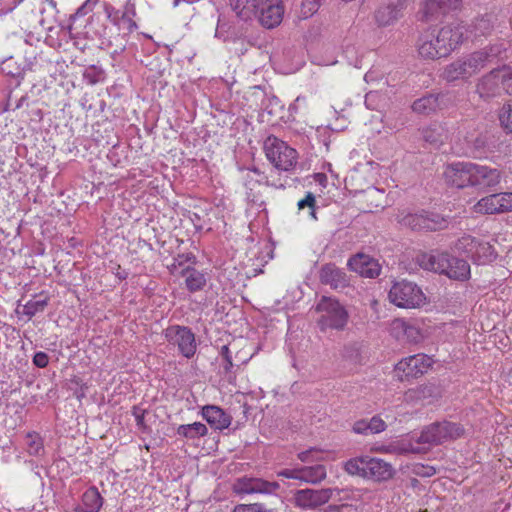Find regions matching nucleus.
<instances>
[{"label":"nucleus","mask_w":512,"mask_h":512,"mask_svg":"<svg viewBox=\"0 0 512 512\" xmlns=\"http://www.w3.org/2000/svg\"><path fill=\"white\" fill-rule=\"evenodd\" d=\"M466 28L460 22H451L436 31L439 47L443 53L450 55L464 40Z\"/></svg>","instance_id":"nucleus-12"},{"label":"nucleus","mask_w":512,"mask_h":512,"mask_svg":"<svg viewBox=\"0 0 512 512\" xmlns=\"http://www.w3.org/2000/svg\"><path fill=\"white\" fill-rule=\"evenodd\" d=\"M315 196L313 193L311 192H308L305 196L304 199H301L299 202H298V208L299 209H304L305 207H309L311 209V212L310 214L316 218L315 216Z\"/></svg>","instance_id":"nucleus-42"},{"label":"nucleus","mask_w":512,"mask_h":512,"mask_svg":"<svg viewBox=\"0 0 512 512\" xmlns=\"http://www.w3.org/2000/svg\"><path fill=\"white\" fill-rule=\"evenodd\" d=\"M27 438L29 440L27 443L29 446H33V445H37L38 447L42 446V443H40L41 438L39 437L38 434H28Z\"/></svg>","instance_id":"nucleus-52"},{"label":"nucleus","mask_w":512,"mask_h":512,"mask_svg":"<svg viewBox=\"0 0 512 512\" xmlns=\"http://www.w3.org/2000/svg\"><path fill=\"white\" fill-rule=\"evenodd\" d=\"M207 431L205 424L201 422H194L192 424L180 425L177 428V435L184 438L195 439L206 435Z\"/></svg>","instance_id":"nucleus-35"},{"label":"nucleus","mask_w":512,"mask_h":512,"mask_svg":"<svg viewBox=\"0 0 512 512\" xmlns=\"http://www.w3.org/2000/svg\"><path fill=\"white\" fill-rule=\"evenodd\" d=\"M233 512H266V511L264 510L263 505L254 503V504L237 505Z\"/></svg>","instance_id":"nucleus-43"},{"label":"nucleus","mask_w":512,"mask_h":512,"mask_svg":"<svg viewBox=\"0 0 512 512\" xmlns=\"http://www.w3.org/2000/svg\"><path fill=\"white\" fill-rule=\"evenodd\" d=\"M406 322L404 319L396 318L390 323V334L397 340H402L405 337Z\"/></svg>","instance_id":"nucleus-39"},{"label":"nucleus","mask_w":512,"mask_h":512,"mask_svg":"<svg viewBox=\"0 0 512 512\" xmlns=\"http://www.w3.org/2000/svg\"><path fill=\"white\" fill-rule=\"evenodd\" d=\"M201 415L212 428L217 430L228 428L232 421V417L216 405L202 407Z\"/></svg>","instance_id":"nucleus-23"},{"label":"nucleus","mask_w":512,"mask_h":512,"mask_svg":"<svg viewBox=\"0 0 512 512\" xmlns=\"http://www.w3.org/2000/svg\"><path fill=\"white\" fill-rule=\"evenodd\" d=\"M476 243H477V240L475 238L467 235V236H463L462 238H460L457 241L455 247L460 252H464V253L473 255Z\"/></svg>","instance_id":"nucleus-38"},{"label":"nucleus","mask_w":512,"mask_h":512,"mask_svg":"<svg viewBox=\"0 0 512 512\" xmlns=\"http://www.w3.org/2000/svg\"><path fill=\"white\" fill-rule=\"evenodd\" d=\"M498 50L495 51L494 48H485L479 51H475L468 56H466V60L468 62V66L471 67L470 71L472 75L477 74L481 69H483L488 63H491L492 60L497 56Z\"/></svg>","instance_id":"nucleus-26"},{"label":"nucleus","mask_w":512,"mask_h":512,"mask_svg":"<svg viewBox=\"0 0 512 512\" xmlns=\"http://www.w3.org/2000/svg\"><path fill=\"white\" fill-rule=\"evenodd\" d=\"M346 473L374 482H385L393 478L395 470L388 462L369 456L356 457L344 462Z\"/></svg>","instance_id":"nucleus-3"},{"label":"nucleus","mask_w":512,"mask_h":512,"mask_svg":"<svg viewBox=\"0 0 512 512\" xmlns=\"http://www.w3.org/2000/svg\"><path fill=\"white\" fill-rule=\"evenodd\" d=\"M316 310L321 313L318 319V326L321 331L327 329L342 331L345 329L349 314L338 300L323 296L318 302Z\"/></svg>","instance_id":"nucleus-4"},{"label":"nucleus","mask_w":512,"mask_h":512,"mask_svg":"<svg viewBox=\"0 0 512 512\" xmlns=\"http://www.w3.org/2000/svg\"><path fill=\"white\" fill-rule=\"evenodd\" d=\"M28 97L26 95L21 96L18 100L15 101V109L22 108L23 106H27Z\"/></svg>","instance_id":"nucleus-53"},{"label":"nucleus","mask_w":512,"mask_h":512,"mask_svg":"<svg viewBox=\"0 0 512 512\" xmlns=\"http://www.w3.org/2000/svg\"><path fill=\"white\" fill-rule=\"evenodd\" d=\"M431 366V358L424 354L409 356L399 361L395 371L400 381L417 378Z\"/></svg>","instance_id":"nucleus-10"},{"label":"nucleus","mask_w":512,"mask_h":512,"mask_svg":"<svg viewBox=\"0 0 512 512\" xmlns=\"http://www.w3.org/2000/svg\"><path fill=\"white\" fill-rule=\"evenodd\" d=\"M476 212L500 214L512 211V192L491 194L480 199L474 206Z\"/></svg>","instance_id":"nucleus-13"},{"label":"nucleus","mask_w":512,"mask_h":512,"mask_svg":"<svg viewBox=\"0 0 512 512\" xmlns=\"http://www.w3.org/2000/svg\"><path fill=\"white\" fill-rule=\"evenodd\" d=\"M401 9L390 1L375 12V20L379 26H389L399 19Z\"/></svg>","instance_id":"nucleus-31"},{"label":"nucleus","mask_w":512,"mask_h":512,"mask_svg":"<svg viewBox=\"0 0 512 512\" xmlns=\"http://www.w3.org/2000/svg\"><path fill=\"white\" fill-rule=\"evenodd\" d=\"M473 162H456L449 164L444 171V178L448 185L463 189L471 187Z\"/></svg>","instance_id":"nucleus-14"},{"label":"nucleus","mask_w":512,"mask_h":512,"mask_svg":"<svg viewBox=\"0 0 512 512\" xmlns=\"http://www.w3.org/2000/svg\"><path fill=\"white\" fill-rule=\"evenodd\" d=\"M39 14L27 16V26L32 30L51 31L53 29V19H47L44 9H39Z\"/></svg>","instance_id":"nucleus-34"},{"label":"nucleus","mask_w":512,"mask_h":512,"mask_svg":"<svg viewBox=\"0 0 512 512\" xmlns=\"http://www.w3.org/2000/svg\"><path fill=\"white\" fill-rule=\"evenodd\" d=\"M268 160L279 170L288 171L297 163V151L275 136H269L264 142Z\"/></svg>","instance_id":"nucleus-7"},{"label":"nucleus","mask_w":512,"mask_h":512,"mask_svg":"<svg viewBox=\"0 0 512 512\" xmlns=\"http://www.w3.org/2000/svg\"><path fill=\"white\" fill-rule=\"evenodd\" d=\"M278 476L288 478V479H296V480L301 481L300 468L283 469L278 472Z\"/></svg>","instance_id":"nucleus-46"},{"label":"nucleus","mask_w":512,"mask_h":512,"mask_svg":"<svg viewBox=\"0 0 512 512\" xmlns=\"http://www.w3.org/2000/svg\"><path fill=\"white\" fill-rule=\"evenodd\" d=\"M180 0H174V6H177Z\"/></svg>","instance_id":"nucleus-59"},{"label":"nucleus","mask_w":512,"mask_h":512,"mask_svg":"<svg viewBox=\"0 0 512 512\" xmlns=\"http://www.w3.org/2000/svg\"><path fill=\"white\" fill-rule=\"evenodd\" d=\"M311 452L312 450H304L298 455V457L302 462H306Z\"/></svg>","instance_id":"nucleus-54"},{"label":"nucleus","mask_w":512,"mask_h":512,"mask_svg":"<svg viewBox=\"0 0 512 512\" xmlns=\"http://www.w3.org/2000/svg\"><path fill=\"white\" fill-rule=\"evenodd\" d=\"M417 263L425 270L444 274L452 280L463 282L470 278L469 263L448 252L432 251L430 253H421L417 256Z\"/></svg>","instance_id":"nucleus-2"},{"label":"nucleus","mask_w":512,"mask_h":512,"mask_svg":"<svg viewBox=\"0 0 512 512\" xmlns=\"http://www.w3.org/2000/svg\"><path fill=\"white\" fill-rule=\"evenodd\" d=\"M11 102H12V95L9 94L8 99H7V107L12 105ZM6 110H8V108H6Z\"/></svg>","instance_id":"nucleus-58"},{"label":"nucleus","mask_w":512,"mask_h":512,"mask_svg":"<svg viewBox=\"0 0 512 512\" xmlns=\"http://www.w3.org/2000/svg\"><path fill=\"white\" fill-rule=\"evenodd\" d=\"M396 220L402 226L413 231H437L448 226L445 218L437 213L428 211H421L420 213L401 211L396 215Z\"/></svg>","instance_id":"nucleus-6"},{"label":"nucleus","mask_w":512,"mask_h":512,"mask_svg":"<svg viewBox=\"0 0 512 512\" xmlns=\"http://www.w3.org/2000/svg\"><path fill=\"white\" fill-rule=\"evenodd\" d=\"M491 28L489 20L481 18L475 23V29L480 31L481 35H485Z\"/></svg>","instance_id":"nucleus-49"},{"label":"nucleus","mask_w":512,"mask_h":512,"mask_svg":"<svg viewBox=\"0 0 512 512\" xmlns=\"http://www.w3.org/2000/svg\"><path fill=\"white\" fill-rule=\"evenodd\" d=\"M499 120L503 128L508 133H512V101L503 105L499 113Z\"/></svg>","instance_id":"nucleus-36"},{"label":"nucleus","mask_w":512,"mask_h":512,"mask_svg":"<svg viewBox=\"0 0 512 512\" xmlns=\"http://www.w3.org/2000/svg\"><path fill=\"white\" fill-rule=\"evenodd\" d=\"M230 6L243 21L257 18L259 23L273 29L283 20L284 7L281 0H229Z\"/></svg>","instance_id":"nucleus-1"},{"label":"nucleus","mask_w":512,"mask_h":512,"mask_svg":"<svg viewBox=\"0 0 512 512\" xmlns=\"http://www.w3.org/2000/svg\"><path fill=\"white\" fill-rule=\"evenodd\" d=\"M47 305V299L29 300L23 307V313L30 317L43 311Z\"/></svg>","instance_id":"nucleus-37"},{"label":"nucleus","mask_w":512,"mask_h":512,"mask_svg":"<svg viewBox=\"0 0 512 512\" xmlns=\"http://www.w3.org/2000/svg\"><path fill=\"white\" fill-rule=\"evenodd\" d=\"M279 489L277 482L266 481L262 478L243 476L233 484V491L237 495H253V493H260L261 495H272Z\"/></svg>","instance_id":"nucleus-11"},{"label":"nucleus","mask_w":512,"mask_h":512,"mask_svg":"<svg viewBox=\"0 0 512 512\" xmlns=\"http://www.w3.org/2000/svg\"><path fill=\"white\" fill-rule=\"evenodd\" d=\"M333 491L332 489L299 490L294 494L293 501L300 509H314L326 504L331 499Z\"/></svg>","instance_id":"nucleus-16"},{"label":"nucleus","mask_w":512,"mask_h":512,"mask_svg":"<svg viewBox=\"0 0 512 512\" xmlns=\"http://www.w3.org/2000/svg\"><path fill=\"white\" fill-rule=\"evenodd\" d=\"M402 452H410L411 450H408V449H404V450H401Z\"/></svg>","instance_id":"nucleus-60"},{"label":"nucleus","mask_w":512,"mask_h":512,"mask_svg":"<svg viewBox=\"0 0 512 512\" xmlns=\"http://www.w3.org/2000/svg\"><path fill=\"white\" fill-rule=\"evenodd\" d=\"M319 279L322 284L328 285L335 290L344 289L349 286L347 274L334 263H327L321 267Z\"/></svg>","instance_id":"nucleus-21"},{"label":"nucleus","mask_w":512,"mask_h":512,"mask_svg":"<svg viewBox=\"0 0 512 512\" xmlns=\"http://www.w3.org/2000/svg\"><path fill=\"white\" fill-rule=\"evenodd\" d=\"M439 45L436 30H426L419 37L418 53L421 57L431 60L446 57L447 54L443 53V48Z\"/></svg>","instance_id":"nucleus-20"},{"label":"nucleus","mask_w":512,"mask_h":512,"mask_svg":"<svg viewBox=\"0 0 512 512\" xmlns=\"http://www.w3.org/2000/svg\"><path fill=\"white\" fill-rule=\"evenodd\" d=\"M420 338L421 334L419 329L410 322H406L405 337H403V341L418 342Z\"/></svg>","instance_id":"nucleus-41"},{"label":"nucleus","mask_w":512,"mask_h":512,"mask_svg":"<svg viewBox=\"0 0 512 512\" xmlns=\"http://www.w3.org/2000/svg\"><path fill=\"white\" fill-rule=\"evenodd\" d=\"M474 152L481 153L487 146L486 137L482 135H477L475 138L469 140Z\"/></svg>","instance_id":"nucleus-44"},{"label":"nucleus","mask_w":512,"mask_h":512,"mask_svg":"<svg viewBox=\"0 0 512 512\" xmlns=\"http://www.w3.org/2000/svg\"><path fill=\"white\" fill-rule=\"evenodd\" d=\"M435 473V469L433 467H427L425 472L422 474L424 476H431Z\"/></svg>","instance_id":"nucleus-57"},{"label":"nucleus","mask_w":512,"mask_h":512,"mask_svg":"<svg viewBox=\"0 0 512 512\" xmlns=\"http://www.w3.org/2000/svg\"><path fill=\"white\" fill-rule=\"evenodd\" d=\"M462 0H422L420 19L425 22L436 20L461 6Z\"/></svg>","instance_id":"nucleus-17"},{"label":"nucleus","mask_w":512,"mask_h":512,"mask_svg":"<svg viewBox=\"0 0 512 512\" xmlns=\"http://www.w3.org/2000/svg\"><path fill=\"white\" fill-rule=\"evenodd\" d=\"M220 354L225 361V364L223 365V369H224L225 373H228L231 371V368L233 366L232 358L230 356L229 347L227 345L222 346Z\"/></svg>","instance_id":"nucleus-45"},{"label":"nucleus","mask_w":512,"mask_h":512,"mask_svg":"<svg viewBox=\"0 0 512 512\" xmlns=\"http://www.w3.org/2000/svg\"><path fill=\"white\" fill-rule=\"evenodd\" d=\"M181 276L185 277L186 287L190 292L202 290L206 285L205 274L196 270L194 267L187 266L180 272Z\"/></svg>","instance_id":"nucleus-30"},{"label":"nucleus","mask_w":512,"mask_h":512,"mask_svg":"<svg viewBox=\"0 0 512 512\" xmlns=\"http://www.w3.org/2000/svg\"><path fill=\"white\" fill-rule=\"evenodd\" d=\"M422 138L425 142L438 146L442 143V135L436 128H425L422 130Z\"/></svg>","instance_id":"nucleus-40"},{"label":"nucleus","mask_w":512,"mask_h":512,"mask_svg":"<svg viewBox=\"0 0 512 512\" xmlns=\"http://www.w3.org/2000/svg\"><path fill=\"white\" fill-rule=\"evenodd\" d=\"M504 91V72L502 69H493L484 75L476 85V92L485 100L499 96Z\"/></svg>","instance_id":"nucleus-15"},{"label":"nucleus","mask_w":512,"mask_h":512,"mask_svg":"<svg viewBox=\"0 0 512 512\" xmlns=\"http://www.w3.org/2000/svg\"><path fill=\"white\" fill-rule=\"evenodd\" d=\"M503 72H504V91L507 94L512 95V72L506 67H503Z\"/></svg>","instance_id":"nucleus-48"},{"label":"nucleus","mask_w":512,"mask_h":512,"mask_svg":"<svg viewBox=\"0 0 512 512\" xmlns=\"http://www.w3.org/2000/svg\"><path fill=\"white\" fill-rule=\"evenodd\" d=\"M347 265L350 270L367 278H375L379 276L381 271L378 261L365 254H357L351 257Z\"/></svg>","instance_id":"nucleus-22"},{"label":"nucleus","mask_w":512,"mask_h":512,"mask_svg":"<svg viewBox=\"0 0 512 512\" xmlns=\"http://www.w3.org/2000/svg\"><path fill=\"white\" fill-rule=\"evenodd\" d=\"M169 344L177 346L179 352L186 358H191L196 352L195 335L185 326H169L164 332Z\"/></svg>","instance_id":"nucleus-9"},{"label":"nucleus","mask_w":512,"mask_h":512,"mask_svg":"<svg viewBox=\"0 0 512 512\" xmlns=\"http://www.w3.org/2000/svg\"><path fill=\"white\" fill-rule=\"evenodd\" d=\"M300 475L301 481L316 484L326 478L327 470L323 464L304 466L300 468Z\"/></svg>","instance_id":"nucleus-32"},{"label":"nucleus","mask_w":512,"mask_h":512,"mask_svg":"<svg viewBox=\"0 0 512 512\" xmlns=\"http://www.w3.org/2000/svg\"><path fill=\"white\" fill-rule=\"evenodd\" d=\"M472 257L474 262L486 264L494 261L497 253L490 243L477 241Z\"/></svg>","instance_id":"nucleus-33"},{"label":"nucleus","mask_w":512,"mask_h":512,"mask_svg":"<svg viewBox=\"0 0 512 512\" xmlns=\"http://www.w3.org/2000/svg\"><path fill=\"white\" fill-rule=\"evenodd\" d=\"M447 96L444 94H429L414 101L412 109L418 114L429 115L437 109H442L446 106Z\"/></svg>","instance_id":"nucleus-24"},{"label":"nucleus","mask_w":512,"mask_h":512,"mask_svg":"<svg viewBox=\"0 0 512 512\" xmlns=\"http://www.w3.org/2000/svg\"><path fill=\"white\" fill-rule=\"evenodd\" d=\"M48 362V355L44 352H37L33 357V363L39 368L46 367L48 365Z\"/></svg>","instance_id":"nucleus-47"},{"label":"nucleus","mask_w":512,"mask_h":512,"mask_svg":"<svg viewBox=\"0 0 512 512\" xmlns=\"http://www.w3.org/2000/svg\"><path fill=\"white\" fill-rule=\"evenodd\" d=\"M390 301L401 308H416L425 301L424 293L415 283L402 280L393 284L389 291Z\"/></svg>","instance_id":"nucleus-8"},{"label":"nucleus","mask_w":512,"mask_h":512,"mask_svg":"<svg viewBox=\"0 0 512 512\" xmlns=\"http://www.w3.org/2000/svg\"><path fill=\"white\" fill-rule=\"evenodd\" d=\"M386 429V423L379 417L374 416L370 420L361 419L353 424L352 430L356 434L372 435Z\"/></svg>","instance_id":"nucleus-28"},{"label":"nucleus","mask_w":512,"mask_h":512,"mask_svg":"<svg viewBox=\"0 0 512 512\" xmlns=\"http://www.w3.org/2000/svg\"><path fill=\"white\" fill-rule=\"evenodd\" d=\"M498 50L495 51L494 48H485L479 51H475L468 56H466V60L468 62V66L471 67L470 71L472 75L477 74L481 69H483L488 63H491L492 60L497 56Z\"/></svg>","instance_id":"nucleus-27"},{"label":"nucleus","mask_w":512,"mask_h":512,"mask_svg":"<svg viewBox=\"0 0 512 512\" xmlns=\"http://www.w3.org/2000/svg\"><path fill=\"white\" fill-rule=\"evenodd\" d=\"M464 435V428L458 423L449 421L434 422L426 426L416 442L419 444L441 445L456 440Z\"/></svg>","instance_id":"nucleus-5"},{"label":"nucleus","mask_w":512,"mask_h":512,"mask_svg":"<svg viewBox=\"0 0 512 512\" xmlns=\"http://www.w3.org/2000/svg\"><path fill=\"white\" fill-rule=\"evenodd\" d=\"M144 414L145 410L139 409L138 407H133V415L139 427H143L144 425Z\"/></svg>","instance_id":"nucleus-51"},{"label":"nucleus","mask_w":512,"mask_h":512,"mask_svg":"<svg viewBox=\"0 0 512 512\" xmlns=\"http://www.w3.org/2000/svg\"><path fill=\"white\" fill-rule=\"evenodd\" d=\"M195 257L192 255V254H187V255H179L176 259H175V263L172 265V273H175L177 271V265L178 266H182L184 264V262H188V261H191L192 259H194Z\"/></svg>","instance_id":"nucleus-50"},{"label":"nucleus","mask_w":512,"mask_h":512,"mask_svg":"<svg viewBox=\"0 0 512 512\" xmlns=\"http://www.w3.org/2000/svg\"><path fill=\"white\" fill-rule=\"evenodd\" d=\"M443 389L436 383H425L405 393V399L410 403L432 404L442 397Z\"/></svg>","instance_id":"nucleus-19"},{"label":"nucleus","mask_w":512,"mask_h":512,"mask_svg":"<svg viewBox=\"0 0 512 512\" xmlns=\"http://www.w3.org/2000/svg\"><path fill=\"white\" fill-rule=\"evenodd\" d=\"M121 24H128L129 28L136 27V24L134 22H132L131 19L126 18L125 16H123L121 18L119 25H121Z\"/></svg>","instance_id":"nucleus-55"},{"label":"nucleus","mask_w":512,"mask_h":512,"mask_svg":"<svg viewBox=\"0 0 512 512\" xmlns=\"http://www.w3.org/2000/svg\"><path fill=\"white\" fill-rule=\"evenodd\" d=\"M391 3H393L395 6L397 5L398 8L403 10L405 7V3L407 0H389Z\"/></svg>","instance_id":"nucleus-56"},{"label":"nucleus","mask_w":512,"mask_h":512,"mask_svg":"<svg viewBox=\"0 0 512 512\" xmlns=\"http://www.w3.org/2000/svg\"><path fill=\"white\" fill-rule=\"evenodd\" d=\"M103 498L95 487L86 490L82 496V503L75 508V512H99Z\"/></svg>","instance_id":"nucleus-29"},{"label":"nucleus","mask_w":512,"mask_h":512,"mask_svg":"<svg viewBox=\"0 0 512 512\" xmlns=\"http://www.w3.org/2000/svg\"><path fill=\"white\" fill-rule=\"evenodd\" d=\"M500 180L501 172L498 169L473 163L471 187L486 191L497 186Z\"/></svg>","instance_id":"nucleus-18"},{"label":"nucleus","mask_w":512,"mask_h":512,"mask_svg":"<svg viewBox=\"0 0 512 512\" xmlns=\"http://www.w3.org/2000/svg\"><path fill=\"white\" fill-rule=\"evenodd\" d=\"M468 62L465 57L459 58L444 68L442 77L447 82H454L457 80H467L472 77Z\"/></svg>","instance_id":"nucleus-25"}]
</instances>
